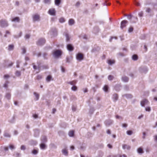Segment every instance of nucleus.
I'll use <instances>...</instances> for the list:
<instances>
[{
	"label": "nucleus",
	"instance_id": "nucleus-16",
	"mask_svg": "<svg viewBox=\"0 0 157 157\" xmlns=\"http://www.w3.org/2000/svg\"><path fill=\"white\" fill-rule=\"evenodd\" d=\"M77 83V81L74 80L69 82H68V83L71 85H75Z\"/></svg>",
	"mask_w": 157,
	"mask_h": 157
},
{
	"label": "nucleus",
	"instance_id": "nucleus-12",
	"mask_svg": "<svg viewBox=\"0 0 157 157\" xmlns=\"http://www.w3.org/2000/svg\"><path fill=\"white\" fill-rule=\"evenodd\" d=\"M63 154L65 155H68V152L67 150L66 149H64L62 150Z\"/></svg>",
	"mask_w": 157,
	"mask_h": 157
},
{
	"label": "nucleus",
	"instance_id": "nucleus-1",
	"mask_svg": "<svg viewBox=\"0 0 157 157\" xmlns=\"http://www.w3.org/2000/svg\"><path fill=\"white\" fill-rule=\"evenodd\" d=\"M8 23L6 19H2L0 20V26L2 27L7 26Z\"/></svg>",
	"mask_w": 157,
	"mask_h": 157
},
{
	"label": "nucleus",
	"instance_id": "nucleus-38",
	"mask_svg": "<svg viewBox=\"0 0 157 157\" xmlns=\"http://www.w3.org/2000/svg\"><path fill=\"white\" fill-rule=\"evenodd\" d=\"M129 135H130L132 133V132L131 130L127 131L126 132Z\"/></svg>",
	"mask_w": 157,
	"mask_h": 157
},
{
	"label": "nucleus",
	"instance_id": "nucleus-59",
	"mask_svg": "<svg viewBox=\"0 0 157 157\" xmlns=\"http://www.w3.org/2000/svg\"><path fill=\"white\" fill-rule=\"evenodd\" d=\"M120 157H127V156L123 154L122 155H120Z\"/></svg>",
	"mask_w": 157,
	"mask_h": 157
},
{
	"label": "nucleus",
	"instance_id": "nucleus-19",
	"mask_svg": "<svg viewBox=\"0 0 157 157\" xmlns=\"http://www.w3.org/2000/svg\"><path fill=\"white\" fill-rule=\"evenodd\" d=\"M61 2V0H55V4L56 5L59 6Z\"/></svg>",
	"mask_w": 157,
	"mask_h": 157
},
{
	"label": "nucleus",
	"instance_id": "nucleus-58",
	"mask_svg": "<svg viewBox=\"0 0 157 157\" xmlns=\"http://www.w3.org/2000/svg\"><path fill=\"white\" fill-rule=\"evenodd\" d=\"M33 68L35 70H36L37 69V67L35 65H33Z\"/></svg>",
	"mask_w": 157,
	"mask_h": 157
},
{
	"label": "nucleus",
	"instance_id": "nucleus-10",
	"mask_svg": "<svg viewBox=\"0 0 157 157\" xmlns=\"http://www.w3.org/2000/svg\"><path fill=\"white\" fill-rule=\"evenodd\" d=\"M137 151L139 154H142L144 152V151L141 147H139L137 149Z\"/></svg>",
	"mask_w": 157,
	"mask_h": 157
},
{
	"label": "nucleus",
	"instance_id": "nucleus-46",
	"mask_svg": "<svg viewBox=\"0 0 157 157\" xmlns=\"http://www.w3.org/2000/svg\"><path fill=\"white\" fill-rule=\"evenodd\" d=\"M80 5V2H76V4H75V6H78Z\"/></svg>",
	"mask_w": 157,
	"mask_h": 157
},
{
	"label": "nucleus",
	"instance_id": "nucleus-11",
	"mask_svg": "<svg viewBox=\"0 0 157 157\" xmlns=\"http://www.w3.org/2000/svg\"><path fill=\"white\" fill-rule=\"evenodd\" d=\"M122 148L124 149H126L128 150H129L130 148V147L127 144H124L122 145Z\"/></svg>",
	"mask_w": 157,
	"mask_h": 157
},
{
	"label": "nucleus",
	"instance_id": "nucleus-34",
	"mask_svg": "<svg viewBox=\"0 0 157 157\" xmlns=\"http://www.w3.org/2000/svg\"><path fill=\"white\" fill-rule=\"evenodd\" d=\"M32 152L34 154H36L38 152V151L36 149H34L32 151Z\"/></svg>",
	"mask_w": 157,
	"mask_h": 157
},
{
	"label": "nucleus",
	"instance_id": "nucleus-3",
	"mask_svg": "<svg viewBox=\"0 0 157 157\" xmlns=\"http://www.w3.org/2000/svg\"><path fill=\"white\" fill-rule=\"evenodd\" d=\"M46 41L44 38L39 39L36 43V44L39 46H41L44 44L45 43Z\"/></svg>",
	"mask_w": 157,
	"mask_h": 157
},
{
	"label": "nucleus",
	"instance_id": "nucleus-52",
	"mask_svg": "<svg viewBox=\"0 0 157 157\" xmlns=\"http://www.w3.org/2000/svg\"><path fill=\"white\" fill-rule=\"evenodd\" d=\"M25 59L26 61H28L29 60V58L28 56H26L25 58Z\"/></svg>",
	"mask_w": 157,
	"mask_h": 157
},
{
	"label": "nucleus",
	"instance_id": "nucleus-28",
	"mask_svg": "<svg viewBox=\"0 0 157 157\" xmlns=\"http://www.w3.org/2000/svg\"><path fill=\"white\" fill-rule=\"evenodd\" d=\"M66 37V40L67 41H68L70 40V37L68 34H66L65 35Z\"/></svg>",
	"mask_w": 157,
	"mask_h": 157
},
{
	"label": "nucleus",
	"instance_id": "nucleus-14",
	"mask_svg": "<svg viewBox=\"0 0 157 157\" xmlns=\"http://www.w3.org/2000/svg\"><path fill=\"white\" fill-rule=\"evenodd\" d=\"M115 61L114 60L109 59L108 60L107 63L109 65H112L115 63Z\"/></svg>",
	"mask_w": 157,
	"mask_h": 157
},
{
	"label": "nucleus",
	"instance_id": "nucleus-29",
	"mask_svg": "<svg viewBox=\"0 0 157 157\" xmlns=\"http://www.w3.org/2000/svg\"><path fill=\"white\" fill-rule=\"evenodd\" d=\"M71 89L73 91H76L77 89V87L76 86H74L71 87Z\"/></svg>",
	"mask_w": 157,
	"mask_h": 157
},
{
	"label": "nucleus",
	"instance_id": "nucleus-15",
	"mask_svg": "<svg viewBox=\"0 0 157 157\" xmlns=\"http://www.w3.org/2000/svg\"><path fill=\"white\" fill-rule=\"evenodd\" d=\"M20 21V18L18 17H16L13 19L12 20V21H16L18 22Z\"/></svg>",
	"mask_w": 157,
	"mask_h": 157
},
{
	"label": "nucleus",
	"instance_id": "nucleus-5",
	"mask_svg": "<svg viewBox=\"0 0 157 157\" xmlns=\"http://www.w3.org/2000/svg\"><path fill=\"white\" fill-rule=\"evenodd\" d=\"M83 55L81 53H78L76 55V58L79 61H81L83 59Z\"/></svg>",
	"mask_w": 157,
	"mask_h": 157
},
{
	"label": "nucleus",
	"instance_id": "nucleus-37",
	"mask_svg": "<svg viewBox=\"0 0 157 157\" xmlns=\"http://www.w3.org/2000/svg\"><path fill=\"white\" fill-rule=\"evenodd\" d=\"M8 83L9 82L8 81H6L4 85V87L6 88H7L8 87Z\"/></svg>",
	"mask_w": 157,
	"mask_h": 157
},
{
	"label": "nucleus",
	"instance_id": "nucleus-63",
	"mask_svg": "<svg viewBox=\"0 0 157 157\" xmlns=\"http://www.w3.org/2000/svg\"><path fill=\"white\" fill-rule=\"evenodd\" d=\"M87 88H85L84 90V92L85 93H86V92H87Z\"/></svg>",
	"mask_w": 157,
	"mask_h": 157
},
{
	"label": "nucleus",
	"instance_id": "nucleus-2",
	"mask_svg": "<svg viewBox=\"0 0 157 157\" xmlns=\"http://www.w3.org/2000/svg\"><path fill=\"white\" fill-rule=\"evenodd\" d=\"M62 54V51L59 50H56L54 51L53 52V55L55 57L57 58L61 56Z\"/></svg>",
	"mask_w": 157,
	"mask_h": 157
},
{
	"label": "nucleus",
	"instance_id": "nucleus-55",
	"mask_svg": "<svg viewBox=\"0 0 157 157\" xmlns=\"http://www.w3.org/2000/svg\"><path fill=\"white\" fill-rule=\"evenodd\" d=\"M107 133L108 134H110L111 133L110 131L109 130H107Z\"/></svg>",
	"mask_w": 157,
	"mask_h": 157
},
{
	"label": "nucleus",
	"instance_id": "nucleus-27",
	"mask_svg": "<svg viewBox=\"0 0 157 157\" xmlns=\"http://www.w3.org/2000/svg\"><path fill=\"white\" fill-rule=\"evenodd\" d=\"M40 147L42 149H44L45 148V145L44 144H40Z\"/></svg>",
	"mask_w": 157,
	"mask_h": 157
},
{
	"label": "nucleus",
	"instance_id": "nucleus-60",
	"mask_svg": "<svg viewBox=\"0 0 157 157\" xmlns=\"http://www.w3.org/2000/svg\"><path fill=\"white\" fill-rule=\"evenodd\" d=\"M70 148L71 150H73L74 149V147L73 146H71Z\"/></svg>",
	"mask_w": 157,
	"mask_h": 157
},
{
	"label": "nucleus",
	"instance_id": "nucleus-25",
	"mask_svg": "<svg viewBox=\"0 0 157 157\" xmlns=\"http://www.w3.org/2000/svg\"><path fill=\"white\" fill-rule=\"evenodd\" d=\"M59 21L60 23H62L64 22L65 21V20L64 18L61 17L59 19Z\"/></svg>",
	"mask_w": 157,
	"mask_h": 157
},
{
	"label": "nucleus",
	"instance_id": "nucleus-49",
	"mask_svg": "<svg viewBox=\"0 0 157 157\" xmlns=\"http://www.w3.org/2000/svg\"><path fill=\"white\" fill-rule=\"evenodd\" d=\"M10 77L9 75H4V78H8Z\"/></svg>",
	"mask_w": 157,
	"mask_h": 157
},
{
	"label": "nucleus",
	"instance_id": "nucleus-42",
	"mask_svg": "<svg viewBox=\"0 0 157 157\" xmlns=\"http://www.w3.org/2000/svg\"><path fill=\"white\" fill-rule=\"evenodd\" d=\"M30 37V35L29 34H26L25 36V39H29Z\"/></svg>",
	"mask_w": 157,
	"mask_h": 157
},
{
	"label": "nucleus",
	"instance_id": "nucleus-13",
	"mask_svg": "<svg viewBox=\"0 0 157 157\" xmlns=\"http://www.w3.org/2000/svg\"><path fill=\"white\" fill-rule=\"evenodd\" d=\"M138 56L137 55L134 54L132 56V60L134 61L137 60L138 59Z\"/></svg>",
	"mask_w": 157,
	"mask_h": 157
},
{
	"label": "nucleus",
	"instance_id": "nucleus-48",
	"mask_svg": "<svg viewBox=\"0 0 157 157\" xmlns=\"http://www.w3.org/2000/svg\"><path fill=\"white\" fill-rule=\"evenodd\" d=\"M21 150H24L25 149V147L24 145H22L21 146Z\"/></svg>",
	"mask_w": 157,
	"mask_h": 157
},
{
	"label": "nucleus",
	"instance_id": "nucleus-44",
	"mask_svg": "<svg viewBox=\"0 0 157 157\" xmlns=\"http://www.w3.org/2000/svg\"><path fill=\"white\" fill-rule=\"evenodd\" d=\"M50 2V0H44V2L45 3H49Z\"/></svg>",
	"mask_w": 157,
	"mask_h": 157
},
{
	"label": "nucleus",
	"instance_id": "nucleus-22",
	"mask_svg": "<svg viewBox=\"0 0 157 157\" xmlns=\"http://www.w3.org/2000/svg\"><path fill=\"white\" fill-rule=\"evenodd\" d=\"M41 140L43 142H45L47 141V139L45 136H43L41 138Z\"/></svg>",
	"mask_w": 157,
	"mask_h": 157
},
{
	"label": "nucleus",
	"instance_id": "nucleus-56",
	"mask_svg": "<svg viewBox=\"0 0 157 157\" xmlns=\"http://www.w3.org/2000/svg\"><path fill=\"white\" fill-rule=\"evenodd\" d=\"M135 4L137 6H140V4L138 2H136L135 3Z\"/></svg>",
	"mask_w": 157,
	"mask_h": 157
},
{
	"label": "nucleus",
	"instance_id": "nucleus-54",
	"mask_svg": "<svg viewBox=\"0 0 157 157\" xmlns=\"http://www.w3.org/2000/svg\"><path fill=\"white\" fill-rule=\"evenodd\" d=\"M155 140L157 141V135H155L154 136Z\"/></svg>",
	"mask_w": 157,
	"mask_h": 157
},
{
	"label": "nucleus",
	"instance_id": "nucleus-57",
	"mask_svg": "<svg viewBox=\"0 0 157 157\" xmlns=\"http://www.w3.org/2000/svg\"><path fill=\"white\" fill-rule=\"evenodd\" d=\"M56 111V110L55 109V108L53 109V110H52V113H54Z\"/></svg>",
	"mask_w": 157,
	"mask_h": 157
},
{
	"label": "nucleus",
	"instance_id": "nucleus-51",
	"mask_svg": "<svg viewBox=\"0 0 157 157\" xmlns=\"http://www.w3.org/2000/svg\"><path fill=\"white\" fill-rule=\"evenodd\" d=\"M4 149V150L5 151H7L8 150V148L7 147H5Z\"/></svg>",
	"mask_w": 157,
	"mask_h": 157
},
{
	"label": "nucleus",
	"instance_id": "nucleus-64",
	"mask_svg": "<svg viewBox=\"0 0 157 157\" xmlns=\"http://www.w3.org/2000/svg\"><path fill=\"white\" fill-rule=\"evenodd\" d=\"M33 117L35 118H36L37 117V115L36 114H34L33 115Z\"/></svg>",
	"mask_w": 157,
	"mask_h": 157
},
{
	"label": "nucleus",
	"instance_id": "nucleus-23",
	"mask_svg": "<svg viewBox=\"0 0 157 157\" xmlns=\"http://www.w3.org/2000/svg\"><path fill=\"white\" fill-rule=\"evenodd\" d=\"M52 79V76L51 75H48L46 78V80L48 82H49Z\"/></svg>",
	"mask_w": 157,
	"mask_h": 157
},
{
	"label": "nucleus",
	"instance_id": "nucleus-20",
	"mask_svg": "<svg viewBox=\"0 0 157 157\" xmlns=\"http://www.w3.org/2000/svg\"><path fill=\"white\" fill-rule=\"evenodd\" d=\"M74 132L73 130H71L69 132V135L70 137H72L74 136Z\"/></svg>",
	"mask_w": 157,
	"mask_h": 157
},
{
	"label": "nucleus",
	"instance_id": "nucleus-40",
	"mask_svg": "<svg viewBox=\"0 0 157 157\" xmlns=\"http://www.w3.org/2000/svg\"><path fill=\"white\" fill-rule=\"evenodd\" d=\"M145 110L147 111H150L151 110V108L150 107H147L145 108Z\"/></svg>",
	"mask_w": 157,
	"mask_h": 157
},
{
	"label": "nucleus",
	"instance_id": "nucleus-6",
	"mask_svg": "<svg viewBox=\"0 0 157 157\" xmlns=\"http://www.w3.org/2000/svg\"><path fill=\"white\" fill-rule=\"evenodd\" d=\"M48 13L51 15L55 16L56 15V11L55 9L51 8L48 10Z\"/></svg>",
	"mask_w": 157,
	"mask_h": 157
},
{
	"label": "nucleus",
	"instance_id": "nucleus-43",
	"mask_svg": "<svg viewBox=\"0 0 157 157\" xmlns=\"http://www.w3.org/2000/svg\"><path fill=\"white\" fill-rule=\"evenodd\" d=\"M151 10L149 8H147L146 10V12L147 13H149L151 11Z\"/></svg>",
	"mask_w": 157,
	"mask_h": 157
},
{
	"label": "nucleus",
	"instance_id": "nucleus-45",
	"mask_svg": "<svg viewBox=\"0 0 157 157\" xmlns=\"http://www.w3.org/2000/svg\"><path fill=\"white\" fill-rule=\"evenodd\" d=\"M36 78L37 79H40L42 78V76L40 75H38L36 76Z\"/></svg>",
	"mask_w": 157,
	"mask_h": 157
},
{
	"label": "nucleus",
	"instance_id": "nucleus-7",
	"mask_svg": "<svg viewBox=\"0 0 157 157\" xmlns=\"http://www.w3.org/2000/svg\"><path fill=\"white\" fill-rule=\"evenodd\" d=\"M33 20L34 21H38L40 20V16L38 14L34 15L33 16Z\"/></svg>",
	"mask_w": 157,
	"mask_h": 157
},
{
	"label": "nucleus",
	"instance_id": "nucleus-4",
	"mask_svg": "<svg viewBox=\"0 0 157 157\" xmlns=\"http://www.w3.org/2000/svg\"><path fill=\"white\" fill-rule=\"evenodd\" d=\"M128 21L127 20H124L122 21L121 22V28L123 29L126 27V24L128 23Z\"/></svg>",
	"mask_w": 157,
	"mask_h": 157
},
{
	"label": "nucleus",
	"instance_id": "nucleus-61",
	"mask_svg": "<svg viewBox=\"0 0 157 157\" xmlns=\"http://www.w3.org/2000/svg\"><path fill=\"white\" fill-rule=\"evenodd\" d=\"M107 146L109 147L110 148H111L112 147V146H111V145H110L109 144H108Z\"/></svg>",
	"mask_w": 157,
	"mask_h": 157
},
{
	"label": "nucleus",
	"instance_id": "nucleus-24",
	"mask_svg": "<svg viewBox=\"0 0 157 157\" xmlns=\"http://www.w3.org/2000/svg\"><path fill=\"white\" fill-rule=\"evenodd\" d=\"M108 86L107 85H105L103 88V90L105 92H107L108 91Z\"/></svg>",
	"mask_w": 157,
	"mask_h": 157
},
{
	"label": "nucleus",
	"instance_id": "nucleus-47",
	"mask_svg": "<svg viewBox=\"0 0 157 157\" xmlns=\"http://www.w3.org/2000/svg\"><path fill=\"white\" fill-rule=\"evenodd\" d=\"M143 13L142 12H140L139 13V16H140V17H142L143 15Z\"/></svg>",
	"mask_w": 157,
	"mask_h": 157
},
{
	"label": "nucleus",
	"instance_id": "nucleus-62",
	"mask_svg": "<svg viewBox=\"0 0 157 157\" xmlns=\"http://www.w3.org/2000/svg\"><path fill=\"white\" fill-rule=\"evenodd\" d=\"M61 70L63 72H64L65 71V69L62 67Z\"/></svg>",
	"mask_w": 157,
	"mask_h": 157
},
{
	"label": "nucleus",
	"instance_id": "nucleus-50",
	"mask_svg": "<svg viewBox=\"0 0 157 157\" xmlns=\"http://www.w3.org/2000/svg\"><path fill=\"white\" fill-rule=\"evenodd\" d=\"M122 125L124 127H126L127 126V124L125 123L123 124Z\"/></svg>",
	"mask_w": 157,
	"mask_h": 157
},
{
	"label": "nucleus",
	"instance_id": "nucleus-39",
	"mask_svg": "<svg viewBox=\"0 0 157 157\" xmlns=\"http://www.w3.org/2000/svg\"><path fill=\"white\" fill-rule=\"evenodd\" d=\"M16 75L17 76H19L21 75V72L18 71H17L16 72Z\"/></svg>",
	"mask_w": 157,
	"mask_h": 157
},
{
	"label": "nucleus",
	"instance_id": "nucleus-18",
	"mask_svg": "<svg viewBox=\"0 0 157 157\" xmlns=\"http://www.w3.org/2000/svg\"><path fill=\"white\" fill-rule=\"evenodd\" d=\"M14 46L13 44H10L9 45L8 50L10 51L13 49Z\"/></svg>",
	"mask_w": 157,
	"mask_h": 157
},
{
	"label": "nucleus",
	"instance_id": "nucleus-33",
	"mask_svg": "<svg viewBox=\"0 0 157 157\" xmlns=\"http://www.w3.org/2000/svg\"><path fill=\"white\" fill-rule=\"evenodd\" d=\"M11 97V94L9 93H7L6 94V97L8 99H9Z\"/></svg>",
	"mask_w": 157,
	"mask_h": 157
},
{
	"label": "nucleus",
	"instance_id": "nucleus-21",
	"mask_svg": "<svg viewBox=\"0 0 157 157\" xmlns=\"http://www.w3.org/2000/svg\"><path fill=\"white\" fill-rule=\"evenodd\" d=\"M122 79L124 82H127L128 81V77L124 76L122 77Z\"/></svg>",
	"mask_w": 157,
	"mask_h": 157
},
{
	"label": "nucleus",
	"instance_id": "nucleus-41",
	"mask_svg": "<svg viewBox=\"0 0 157 157\" xmlns=\"http://www.w3.org/2000/svg\"><path fill=\"white\" fill-rule=\"evenodd\" d=\"M4 136L5 137H10V135L9 134V133H6L4 134Z\"/></svg>",
	"mask_w": 157,
	"mask_h": 157
},
{
	"label": "nucleus",
	"instance_id": "nucleus-9",
	"mask_svg": "<svg viewBox=\"0 0 157 157\" xmlns=\"http://www.w3.org/2000/svg\"><path fill=\"white\" fill-rule=\"evenodd\" d=\"M67 49L69 51H72L74 50V47L71 44H68L67 45Z\"/></svg>",
	"mask_w": 157,
	"mask_h": 157
},
{
	"label": "nucleus",
	"instance_id": "nucleus-17",
	"mask_svg": "<svg viewBox=\"0 0 157 157\" xmlns=\"http://www.w3.org/2000/svg\"><path fill=\"white\" fill-rule=\"evenodd\" d=\"M68 23L69 25H72L74 24L75 23V21L73 19H71L69 20Z\"/></svg>",
	"mask_w": 157,
	"mask_h": 157
},
{
	"label": "nucleus",
	"instance_id": "nucleus-8",
	"mask_svg": "<svg viewBox=\"0 0 157 157\" xmlns=\"http://www.w3.org/2000/svg\"><path fill=\"white\" fill-rule=\"evenodd\" d=\"M148 101L146 99H144L141 101L140 104L142 106H144L146 104H147L148 102Z\"/></svg>",
	"mask_w": 157,
	"mask_h": 157
},
{
	"label": "nucleus",
	"instance_id": "nucleus-30",
	"mask_svg": "<svg viewBox=\"0 0 157 157\" xmlns=\"http://www.w3.org/2000/svg\"><path fill=\"white\" fill-rule=\"evenodd\" d=\"M113 78V76L111 75H109L108 77V79L109 80H112Z\"/></svg>",
	"mask_w": 157,
	"mask_h": 157
},
{
	"label": "nucleus",
	"instance_id": "nucleus-53",
	"mask_svg": "<svg viewBox=\"0 0 157 157\" xmlns=\"http://www.w3.org/2000/svg\"><path fill=\"white\" fill-rule=\"evenodd\" d=\"M13 64V63L11 62V63L10 64H9L8 66L7 67H10L11 66H12Z\"/></svg>",
	"mask_w": 157,
	"mask_h": 157
},
{
	"label": "nucleus",
	"instance_id": "nucleus-32",
	"mask_svg": "<svg viewBox=\"0 0 157 157\" xmlns=\"http://www.w3.org/2000/svg\"><path fill=\"white\" fill-rule=\"evenodd\" d=\"M34 94L35 95L36 98V100H38L39 99V95L36 92H34Z\"/></svg>",
	"mask_w": 157,
	"mask_h": 157
},
{
	"label": "nucleus",
	"instance_id": "nucleus-26",
	"mask_svg": "<svg viewBox=\"0 0 157 157\" xmlns=\"http://www.w3.org/2000/svg\"><path fill=\"white\" fill-rule=\"evenodd\" d=\"M9 148L10 149L12 150L13 149H14L15 148V147L14 145L13 144H10L9 145Z\"/></svg>",
	"mask_w": 157,
	"mask_h": 157
},
{
	"label": "nucleus",
	"instance_id": "nucleus-35",
	"mask_svg": "<svg viewBox=\"0 0 157 157\" xmlns=\"http://www.w3.org/2000/svg\"><path fill=\"white\" fill-rule=\"evenodd\" d=\"M133 28L132 27H130L128 29V31L130 33V32H132L133 31Z\"/></svg>",
	"mask_w": 157,
	"mask_h": 157
},
{
	"label": "nucleus",
	"instance_id": "nucleus-36",
	"mask_svg": "<svg viewBox=\"0 0 157 157\" xmlns=\"http://www.w3.org/2000/svg\"><path fill=\"white\" fill-rule=\"evenodd\" d=\"M22 53L24 54L26 53V49L25 47H23L22 48Z\"/></svg>",
	"mask_w": 157,
	"mask_h": 157
},
{
	"label": "nucleus",
	"instance_id": "nucleus-31",
	"mask_svg": "<svg viewBox=\"0 0 157 157\" xmlns=\"http://www.w3.org/2000/svg\"><path fill=\"white\" fill-rule=\"evenodd\" d=\"M113 96V98L115 100H117L118 98V95H117V94H114Z\"/></svg>",
	"mask_w": 157,
	"mask_h": 157
}]
</instances>
